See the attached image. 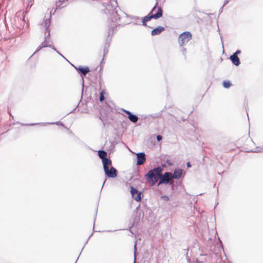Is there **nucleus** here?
Returning a JSON list of instances; mask_svg holds the SVG:
<instances>
[{"mask_svg":"<svg viewBox=\"0 0 263 263\" xmlns=\"http://www.w3.org/2000/svg\"><path fill=\"white\" fill-rule=\"evenodd\" d=\"M162 172V169L160 167L154 168L145 175L146 178L152 185H154L158 181Z\"/></svg>","mask_w":263,"mask_h":263,"instance_id":"f257e3e1","label":"nucleus"},{"mask_svg":"<svg viewBox=\"0 0 263 263\" xmlns=\"http://www.w3.org/2000/svg\"><path fill=\"white\" fill-rule=\"evenodd\" d=\"M162 9L157 7L156 5L153 8L151 12L142 20V24L144 26H146V23L152 18L158 19L162 16Z\"/></svg>","mask_w":263,"mask_h":263,"instance_id":"f03ea898","label":"nucleus"},{"mask_svg":"<svg viewBox=\"0 0 263 263\" xmlns=\"http://www.w3.org/2000/svg\"><path fill=\"white\" fill-rule=\"evenodd\" d=\"M105 163L103 165V168L105 173V175L109 178H115L117 175V171L114 167H111L109 169V166L111 165V161L109 163L105 162Z\"/></svg>","mask_w":263,"mask_h":263,"instance_id":"7ed1b4c3","label":"nucleus"},{"mask_svg":"<svg viewBox=\"0 0 263 263\" xmlns=\"http://www.w3.org/2000/svg\"><path fill=\"white\" fill-rule=\"evenodd\" d=\"M49 22L47 20L45 22V41L43 42L41 46L39 47V49H41L43 47H45L48 46V40L50 37V30L49 29Z\"/></svg>","mask_w":263,"mask_h":263,"instance_id":"20e7f679","label":"nucleus"},{"mask_svg":"<svg viewBox=\"0 0 263 263\" xmlns=\"http://www.w3.org/2000/svg\"><path fill=\"white\" fill-rule=\"evenodd\" d=\"M192 39V34L190 32H184L181 33L178 39V43L180 46H183Z\"/></svg>","mask_w":263,"mask_h":263,"instance_id":"39448f33","label":"nucleus"},{"mask_svg":"<svg viewBox=\"0 0 263 263\" xmlns=\"http://www.w3.org/2000/svg\"><path fill=\"white\" fill-rule=\"evenodd\" d=\"M160 180L159 182V184L162 183L167 184L169 182L170 180L172 179V173L168 172H165L163 175L160 174Z\"/></svg>","mask_w":263,"mask_h":263,"instance_id":"423d86ee","label":"nucleus"},{"mask_svg":"<svg viewBox=\"0 0 263 263\" xmlns=\"http://www.w3.org/2000/svg\"><path fill=\"white\" fill-rule=\"evenodd\" d=\"M130 192L133 198H134L135 200L137 201L141 200V193L137 189L132 186L130 188Z\"/></svg>","mask_w":263,"mask_h":263,"instance_id":"0eeeda50","label":"nucleus"},{"mask_svg":"<svg viewBox=\"0 0 263 263\" xmlns=\"http://www.w3.org/2000/svg\"><path fill=\"white\" fill-rule=\"evenodd\" d=\"M240 53V51L237 50L233 55L230 57V59L232 63L236 66H238L240 64L239 59L238 57V54Z\"/></svg>","mask_w":263,"mask_h":263,"instance_id":"6e6552de","label":"nucleus"},{"mask_svg":"<svg viewBox=\"0 0 263 263\" xmlns=\"http://www.w3.org/2000/svg\"><path fill=\"white\" fill-rule=\"evenodd\" d=\"M98 156L102 159L103 165L105 163V162H107V163H110V161H111V160L106 158L107 156V153H106V152L104 151H99L98 152Z\"/></svg>","mask_w":263,"mask_h":263,"instance_id":"1a4fd4ad","label":"nucleus"},{"mask_svg":"<svg viewBox=\"0 0 263 263\" xmlns=\"http://www.w3.org/2000/svg\"><path fill=\"white\" fill-rule=\"evenodd\" d=\"M137 165H142L145 162V155L143 153H140L137 154Z\"/></svg>","mask_w":263,"mask_h":263,"instance_id":"9d476101","label":"nucleus"},{"mask_svg":"<svg viewBox=\"0 0 263 263\" xmlns=\"http://www.w3.org/2000/svg\"><path fill=\"white\" fill-rule=\"evenodd\" d=\"M124 112H125L127 115H128V118L129 120L133 122L136 123L138 121V118L134 115H133L129 111L126 110H123Z\"/></svg>","mask_w":263,"mask_h":263,"instance_id":"9b49d317","label":"nucleus"},{"mask_svg":"<svg viewBox=\"0 0 263 263\" xmlns=\"http://www.w3.org/2000/svg\"><path fill=\"white\" fill-rule=\"evenodd\" d=\"M182 174V170L181 169H176L173 174H172V178L178 179L180 178Z\"/></svg>","mask_w":263,"mask_h":263,"instance_id":"f8f14e48","label":"nucleus"},{"mask_svg":"<svg viewBox=\"0 0 263 263\" xmlns=\"http://www.w3.org/2000/svg\"><path fill=\"white\" fill-rule=\"evenodd\" d=\"M165 30L164 28L162 26H158L157 28L154 29L151 31V34L152 35H156L159 34L161 32Z\"/></svg>","mask_w":263,"mask_h":263,"instance_id":"ddd939ff","label":"nucleus"},{"mask_svg":"<svg viewBox=\"0 0 263 263\" xmlns=\"http://www.w3.org/2000/svg\"><path fill=\"white\" fill-rule=\"evenodd\" d=\"M79 72H81L83 76H86V74L89 71V69L88 67H79L76 68Z\"/></svg>","mask_w":263,"mask_h":263,"instance_id":"4468645a","label":"nucleus"},{"mask_svg":"<svg viewBox=\"0 0 263 263\" xmlns=\"http://www.w3.org/2000/svg\"><path fill=\"white\" fill-rule=\"evenodd\" d=\"M223 86L226 88H229L232 85V84L229 81H224L222 83Z\"/></svg>","mask_w":263,"mask_h":263,"instance_id":"2eb2a0df","label":"nucleus"},{"mask_svg":"<svg viewBox=\"0 0 263 263\" xmlns=\"http://www.w3.org/2000/svg\"><path fill=\"white\" fill-rule=\"evenodd\" d=\"M105 93V90H102L101 91V92H100V98H99V100L101 102H102L104 100V94Z\"/></svg>","mask_w":263,"mask_h":263,"instance_id":"dca6fc26","label":"nucleus"},{"mask_svg":"<svg viewBox=\"0 0 263 263\" xmlns=\"http://www.w3.org/2000/svg\"><path fill=\"white\" fill-rule=\"evenodd\" d=\"M162 137L160 135H158L157 136V139L158 141H160L162 139Z\"/></svg>","mask_w":263,"mask_h":263,"instance_id":"f3484780","label":"nucleus"},{"mask_svg":"<svg viewBox=\"0 0 263 263\" xmlns=\"http://www.w3.org/2000/svg\"><path fill=\"white\" fill-rule=\"evenodd\" d=\"M166 162L170 165H171L172 164V163L170 162L168 160H166Z\"/></svg>","mask_w":263,"mask_h":263,"instance_id":"a211bd4d","label":"nucleus"},{"mask_svg":"<svg viewBox=\"0 0 263 263\" xmlns=\"http://www.w3.org/2000/svg\"><path fill=\"white\" fill-rule=\"evenodd\" d=\"M187 166H191V165H190V163H187Z\"/></svg>","mask_w":263,"mask_h":263,"instance_id":"6ab92c4d","label":"nucleus"},{"mask_svg":"<svg viewBox=\"0 0 263 263\" xmlns=\"http://www.w3.org/2000/svg\"><path fill=\"white\" fill-rule=\"evenodd\" d=\"M167 199V200H168V198L167 197H165V199Z\"/></svg>","mask_w":263,"mask_h":263,"instance_id":"aec40b11","label":"nucleus"},{"mask_svg":"<svg viewBox=\"0 0 263 263\" xmlns=\"http://www.w3.org/2000/svg\"><path fill=\"white\" fill-rule=\"evenodd\" d=\"M167 199V200H168V198L167 197H165V199Z\"/></svg>","mask_w":263,"mask_h":263,"instance_id":"412c9836","label":"nucleus"},{"mask_svg":"<svg viewBox=\"0 0 263 263\" xmlns=\"http://www.w3.org/2000/svg\"><path fill=\"white\" fill-rule=\"evenodd\" d=\"M99 118H100V119L101 120L103 121V120H102V119L101 118V117H99Z\"/></svg>","mask_w":263,"mask_h":263,"instance_id":"4be33fe9","label":"nucleus"}]
</instances>
